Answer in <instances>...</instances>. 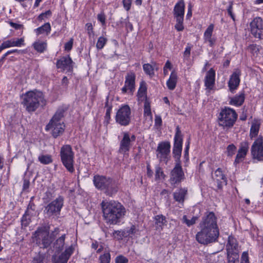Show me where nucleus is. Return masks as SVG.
Returning <instances> with one entry per match:
<instances>
[{"mask_svg": "<svg viewBox=\"0 0 263 263\" xmlns=\"http://www.w3.org/2000/svg\"><path fill=\"white\" fill-rule=\"evenodd\" d=\"M199 231L195 238L200 244L208 246L218 241L219 229L217 225V218L213 212H206L202 217L198 225Z\"/></svg>", "mask_w": 263, "mask_h": 263, "instance_id": "nucleus-1", "label": "nucleus"}, {"mask_svg": "<svg viewBox=\"0 0 263 263\" xmlns=\"http://www.w3.org/2000/svg\"><path fill=\"white\" fill-rule=\"evenodd\" d=\"M101 206L103 220L109 225L119 224L126 214L124 206L117 201L103 200Z\"/></svg>", "mask_w": 263, "mask_h": 263, "instance_id": "nucleus-2", "label": "nucleus"}, {"mask_svg": "<svg viewBox=\"0 0 263 263\" xmlns=\"http://www.w3.org/2000/svg\"><path fill=\"white\" fill-rule=\"evenodd\" d=\"M22 103L29 112L35 111L40 105H45V100L42 92L40 91H28L21 96Z\"/></svg>", "mask_w": 263, "mask_h": 263, "instance_id": "nucleus-3", "label": "nucleus"}, {"mask_svg": "<svg viewBox=\"0 0 263 263\" xmlns=\"http://www.w3.org/2000/svg\"><path fill=\"white\" fill-rule=\"evenodd\" d=\"M63 113V109L58 110L46 126L45 129L51 131V134L54 138L62 135L65 130V125L62 121Z\"/></svg>", "mask_w": 263, "mask_h": 263, "instance_id": "nucleus-4", "label": "nucleus"}, {"mask_svg": "<svg viewBox=\"0 0 263 263\" xmlns=\"http://www.w3.org/2000/svg\"><path fill=\"white\" fill-rule=\"evenodd\" d=\"M60 157L61 161L67 170L70 173H73L74 171V152L70 145L65 144L61 147Z\"/></svg>", "mask_w": 263, "mask_h": 263, "instance_id": "nucleus-5", "label": "nucleus"}, {"mask_svg": "<svg viewBox=\"0 0 263 263\" xmlns=\"http://www.w3.org/2000/svg\"><path fill=\"white\" fill-rule=\"evenodd\" d=\"M36 243L41 248L48 247L53 241V238L49 235V228L46 226L37 228L33 234Z\"/></svg>", "mask_w": 263, "mask_h": 263, "instance_id": "nucleus-6", "label": "nucleus"}, {"mask_svg": "<svg viewBox=\"0 0 263 263\" xmlns=\"http://www.w3.org/2000/svg\"><path fill=\"white\" fill-rule=\"evenodd\" d=\"M237 118V115L234 109L226 107L219 114V124L223 127H231L233 126Z\"/></svg>", "mask_w": 263, "mask_h": 263, "instance_id": "nucleus-7", "label": "nucleus"}, {"mask_svg": "<svg viewBox=\"0 0 263 263\" xmlns=\"http://www.w3.org/2000/svg\"><path fill=\"white\" fill-rule=\"evenodd\" d=\"M64 198L59 196L51 202L49 203L45 208L44 213L49 217H58L63 206Z\"/></svg>", "mask_w": 263, "mask_h": 263, "instance_id": "nucleus-8", "label": "nucleus"}, {"mask_svg": "<svg viewBox=\"0 0 263 263\" xmlns=\"http://www.w3.org/2000/svg\"><path fill=\"white\" fill-rule=\"evenodd\" d=\"M171 144L168 141L161 142L158 144L156 149V156L160 162L167 164L171 159Z\"/></svg>", "mask_w": 263, "mask_h": 263, "instance_id": "nucleus-9", "label": "nucleus"}, {"mask_svg": "<svg viewBox=\"0 0 263 263\" xmlns=\"http://www.w3.org/2000/svg\"><path fill=\"white\" fill-rule=\"evenodd\" d=\"M116 121L121 126H127L131 121V110L127 105L122 106L117 111Z\"/></svg>", "mask_w": 263, "mask_h": 263, "instance_id": "nucleus-10", "label": "nucleus"}, {"mask_svg": "<svg viewBox=\"0 0 263 263\" xmlns=\"http://www.w3.org/2000/svg\"><path fill=\"white\" fill-rule=\"evenodd\" d=\"M174 141L173 149V157L175 160L176 163L179 162L181 163L180 158L182 152V137L181 131L178 126L176 128Z\"/></svg>", "mask_w": 263, "mask_h": 263, "instance_id": "nucleus-11", "label": "nucleus"}, {"mask_svg": "<svg viewBox=\"0 0 263 263\" xmlns=\"http://www.w3.org/2000/svg\"><path fill=\"white\" fill-rule=\"evenodd\" d=\"M123 138L120 142L119 149V153L125 154L128 152L132 146V142L135 141L136 136L130 135L129 132H125L122 133Z\"/></svg>", "mask_w": 263, "mask_h": 263, "instance_id": "nucleus-12", "label": "nucleus"}, {"mask_svg": "<svg viewBox=\"0 0 263 263\" xmlns=\"http://www.w3.org/2000/svg\"><path fill=\"white\" fill-rule=\"evenodd\" d=\"M251 152L253 159L263 162V139L261 137H259L254 142Z\"/></svg>", "mask_w": 263, "mask_h": 263, "instance_id": "nucleus-13", "label": "nucleus"}, {"mask_svg": "<svg viewBox=\"0 0 263 263\" xmlns=\"http://www.w3.org/2000/svg\"><path fill=\"white\" fill-rule=\"evenodd\" d=\"M251 33L259 39H263V20L260 17L254 18L250 23Z\"/></svg>", "mask_w": 263, "mask_h": 263, "instance_id": "nucleus-14", "label": "nucleus"}, {"mask_svg": "<svg viewBox=\"0 0 263 263\" xmlns=\"http://www.w3.org/2000/svg\"><path fill=\"white\" fill-rule=\"evenodd\" d=\"M184 176L181 163H176L174 168L171 172L170 183L175 185L180 183L183 180Z\"/></svg>", "mask_w": 263, "mask_h": 263, "instance_id": "nucleus-15", "label": "nucleus"}, {"mask_svg": "<svg viewBox=\"0 0 263 263\" xmlns=\"http://www.w3.org/2000/svg\"><path fill=\"white\" fill-rule=\"evenodd\" d=\"M135 79L136 75L133 72L127 73L125 77L124 86L122 88V92L123 93L127 92L129 90L130 92H133L135 89Z\"/></svg>", "mask_w": 263, "mask_h": 263, "instance_id": "nucleus-16", "label": "nucleus"}, {"mask_svg": "<svg viewBox=\"0 0 263 263\" xmlns=\"http://www.w3.org/2000/svg\"><path fill=\"white\" fill-rule=\"evenodd\" d=\"M72 61L69 56L63 57L57 62V67L63 70L71 71L73 69Z\"/></svg>", "mask_w": 263, "mask_h": 263, "instance_id": "nucleus-17", "label": "nucleus"}, {"mask_svg": "<svg viewBox=\"0 0 263 263\" xmlns=\"http://www.w3.org/2000/svg\"><path fill=\"white\" fill-rule=\"evenodd\" d=\"M241 75L240 70L237 69L233 72L228 82V86L231 91L236 89L240 83V76Z\"/></svg>", "mask_w": 263, "mask_h": 263, "instance_id": "nucleus-18", "label": "nucleus"}, {"mask_svg": "<svg viewBox=\"0 0 263 263\" xmlns=\"http://www.w3.org/2000/svg\"><path fill=\"white\" fill-rule=\"evenodd\" d=\"M118 183L115 180L110 178L102 191L106 195L111 196L115 194L118 192Z\"/></svg>", "mask_w": 263, "mask_h": 263, "instance_id": "nucleus-19", "label": "nucleus"}, {"mask_svg": "<svg viewBox=\"0 0 263 263\" xmlns=\"http://www.w3.org/2000/svg\"><path fill=\"white\" fill-rule=\"evenodd\" d=\"M118 183L115 180L110 178L102 191L106 195L111 196L115 194L118 192Z\"/></svg>", "mask_w": 263, "mask_h": 263, "instance_id": "nucleus-20", "label": "nucleus"}, {"mask_svg": "<svg viewBox=\"0 0 263 263\" xmlns=\"http://www.w3.org/2000/svg\"><path fill=\"white\" fill-rule=\"evenodd\" d=\"M249 149V143L247 141L242 142L236 156L234 163L237 164L241 162L246 156Z\"/></svg>", "mask_w": 263, "mask_h": 263, "instance_id": "nucleus-21", "label": "nucleus"}, {"mask_svg": "<svg viewBox=\"0 0 263 263\" xmlns=\"http://www.w3.org/2000/svg\"><path fill=\"white\" fill-rule=\"evenodd\" d=\"M109 178L110 177L97 175L94 176L93 182L96 187L102 191Z\"/></svg>", "mask_w": 263, "mask_h": 263, "instance_id": "nucleus-22", "label": "nucleus"}, {"mask_svg": "<svg viewBox=\"0 0 263 263\" xmlns=\"http://www.w3.org/2000/svg\"><path fill=\"white\" fill-rule=\"evenodd\" d=\"M74 250V246L71 245L60 255L56 263H67Z\"/></svg>", "mask_w": 263, "mask_h": 263, "instance_id": "nucleus-23", "label": "nucleus"}, {"mask_svg": "<svg viewBox=\"0 0 263 263\" xmlns=\"http://www.w3.org/2000/svg\"><path fill=\"white\" fill-rule=\"evenodd\" d=\"M215 81V71L213 68H211L206 73L204 79L205 86L211 89L214 84Z\"/></svg>", "mask_w": 263, "mask_h": 263, "instance_id": "nucleus-24", "label": "nucleus"}, {"mask_svg": "<svg viewBox=\"0 0 263 263\" xmlns=\"http://www.w3.org/2000/svg\"><path fill=\"white\" fill-rule=\"evenodd\" d=\"M238 248V245L236 239L233 236H230L228 238V241L227 245V253H239Z\"/></svg>", "mask_w": 263, "mask_h": 263, "instance_id": "nucleus-25", "label": "nucleus"}, {"mask_svg": "<svg viewBox=\"0 0 263 263\" xmlns=\"http://www.w3.org/2000/svg\"><path fill=\"white\" fill-rule=\"evenodd\" d=\"M187 194V189L186 187L180 188L177 190L173 193V197L174 199L177 202H178L180 203L183 204L185 196Z\"/></svg>", "mask_w": 263, "mask_h": 263, "instance_id": "nucleus-26", "label": "nucleus"}, {"mask_svg": "<svg viewBox=\"0 0 263 263\" xmlns=\"http://www.w3.org/2000/svg\"><path fill=\"white\" fill-rule=\"evenodd\" d=\"M154 219L156 229L159 231H161L164 226L166 225L167 220L165 217L162 215H158L155 217Z\"/></svg>", "mask_w": 263, "mask_h": 263, "instance_id": "nucleus-27", "label": "nucleus"}, {"mask_svg": "<svg viewBox=\"0 0 263 263\" xmlns=\"http://www.w3.org/2000/svg\"><path fill=\"white\" fill-rule=\"evenodd\" d=\"M177 81V73L174 71H172L169 79L166 82V85L168 88L170 90H174L176 86Z\"/></svg>", "mask_w": 263, "mask_h": 263, "instance_id": "nucleus-28", "label": "nucleus"}, {"mask_svg": "<svg viewBox=\"0 0 263 263\" xmlns=\"http://www.w3.org/2000/svg\"><path fill=\"white\" fill-rule=\"evenodd\" d=\"M245 93L241 92L239 95H236L231 98L230 104L235 106H241L245 101Z\"/></svg>", "mask_w": 263, "mask_h": 263, "instance_id": "nucleus-29", "label": "nucleus"}, {"mask_svg": "<svg viewBox=\"0 0 263 263\" xmlns=\"http://www.w3.org/2000/svg\"><path fill=\"white\" fill-rule=\"evenodd\" d=\"M213 179L217 181L218 183L227 182V178L222 173V171L220 168H217L213 176Z\"/></svg>", "mask_w": 263, "mask_h": 263, "instance_id": "nucleus-30", "label": "nucleus"}, {"mask_svg": "<svg viewBox=\"0 0 263 263\" xmlns=\"http://www.w3.org/2000/svg\"><path fill=\"white\" fill-rule=\"evenodd\" d=\"M174 16H184V3L183 1L177 3L174 9Z\"/></svg>", "mask_w": 263, "mask_h": 263, "instance_id": "nucleus-31", "label": "nucleus"}, {"mask_svg": "<svg viewBox=\"0 0 263 263\" xmlns=\"http://www.w3.org/2000/svg\"><path fill=\"white\" fill-rule=\"evenodd\" d=\"M123 231L124 238H132L138 232V229L135 225L132 224L130 227H126L123 229Z\"/></svg>", "mask_w": 263, "mask_h": 263, "instance_id": "nucleus-32", "label": "nucleus"}, {"mask_svg": "<svg viewBox=\"0 0 263 263\" xmlns=\"http://www.w3.org/2000/svg\"><path fill=\"white\" fill-rule=\"evenodd\" d=\"M65 237L66 234H62L54 243V247L59 251H62L64 248Z\"/></svg>", "mask_w": 263, "mask_h": 263, "instance_id": "nucleus-33", "label": "nucleus"}, {"mask_svg": "<svg viewBox=\"0 0 263 263\" xmlns=\"http://www.w3.org/2000/svg\"><path fill=\"white\" fill-rule=\"evenodd\" d=\"M239 253H227L228 263H238Z\"/></svg>", "mask_w": 263, "mask_h": 263, "instance_id": "nucleus-34", "label": "nucleus"}, {"mask_svg": "<svg viewBox=\"0 0 263 263\" xmlns=\"http://www.w3.org/2000/svg\"><path fill=\"white\" fill-rule=\"evenodd\" d=\"M259 124L257 122L253 123L252 124L250 132V136L251 138H253L258 135L259 129Z\"/></svg>", "mask_w": 263, "mask_h": 263, "instance_id": "nucleus-35", "label": "nucleus"}, {"mask_svg": "<svg viewBox=\"0 0 263 263\" xmlns=\"http://www.w3.org/2000/svg\"><path fill=\"white\" fill-rule=\"evenodd\" d=\"M51 30L50 25L49 23H45L41 27H39L36 29V32L37 35L46 32L48 33Z\"/></svg>", "mask_w": 263, "mask_h": 263, "instance_id": "nucleus-36", "label": "nucleus"}, {"mask_svg": "<svg viewBox=\"0 0 263 263\" xmlns=\"http://www.w3.org/2000/svg\"><path fill=\"white\" fill-rule=\"evenodd\" d=\"M144 115L145 117H149L151 120L152 119L150 103L147 99L145 101L144 104Z\"/></svg>", "mask_w": 263, "mask_h": 263, "instance_id": "nucleus-37", "label": "nucleus"}, {"mask_svg": "<svg viewBox=\"0 0 263 263\" xmlns=\"http://www.w3.org/2000/svg\"><path fill=\"white\" fill-rule=\"evenodd\" d=\"M38 159L39 161L43 164H48L52 162L51 156L48 155H41Z\"/></svg>", "mask_w": 263, "mask_h": 263, "instance_id": "nucleus-38", "label": "nucleus"}, {"mask_svg": "<svg viewBox=\"0 0 263 263\" xmlns=\"http://www.w3.org/2000/svg\"><path fill=\"white\" fill-rule=\"evenodd\" d=\"M143 68L144 72L151 77L154 75V67L149 64H144L143 65Z\"/></svg>", "mask_w": 263, "mask_h": 263, "instance_id": "nucleus-39", "label": "nucleus"}, {"mask_svg": "<svg viewBox=\"0 0 263 263\" xmlns=\"http://www.w3.org/2000/svg\"><path fill=\"white\" fill-rule=\"evenodd\" d=\"M34 48L38 52H43L46 48V43L44 42H36L34 43Z\"/></svg>", "mask_w": 263, "mask_h": 263, "instance_id": "nucleus-40", "label": "nucleus"}, {"mask_svg": "<svg viewBox=\"0 0 263 263\" xmlns=\"http://www.w3.org/2000/svg\"><path fill=\"white\" fill-rule=\"evenodd\" d=\"M197 219V217L194 216L191 219L189 220L187 218L186 215H184L182 217V222L185 223L188 227H191L196 223Z\"/></svg>", "mask_w": 263, "mask_h": 263, "instance_id": "nucleus-41", "label": "nucleus"}, {"mask_svg": "<svg viewBox=\"0 0 263 263\" xmlns=\"http://www.w3.org/2000/svg\"><path fill=\"white\" fill-rule=\"evenodd\" d=\"M107 42V39L103 36H100L99 37L97 44L96 47L98 50L102 49Z\"/></svg>", "mask_w": 263, "mask_h": 263, "instance_id": "nucleus-42", "label": "nucleus"}, {"mask_svg": "<svg viewBox=\"0 0 263 263\" xmlns=\"http://www.w3.org/2000/svg\"><path fill=\"white\" fill-rule=\"evenodd\" d=\"M16 46V41L14 40H7L3 43V44L0 46L2 49L3 50L5 48H9L10 47H13Z\"/></svg>", "mask_w": 263, "mask_h": 263, "instance_id": "nucleus-43", "label": "nucleus"}, {"mask_svg": "<svg viewBox=\"0 0 263 263\" xmlns=\"http://www.w3.org/2000/svg\"><path fill=\"white\" fill-rule=\"evenodd\" d=\"M214 27V25L212 24L208 26V28L206 29L204 33V39H210V37H212Z\"/></svg>", "mask_w": 263, "mask_h": 263, "instance_id": "nucleus-44", "label": "nucleus"}, {"mask_svg": "<svg viewBox=\"0 0 263 263\" xmlns=\"http://www.w3.org/2000/svg\"><path fill=\"white\" fill-rule=\"evenodd\" d=\"M100 263H109L110 255L109 253H105L99 257Z\"/></svg>", "mask_w": 263, "mask_h": 263, "instance_id": "nucleus-45", "label": "nucleus"}, {"mask_svg": "<svg viewBox=\"0 0 263 263\" xmlns=\"http://www.w3.org/2000/svg\"><path fill=\"white\" fill-rule=\"evenodd\" d=\"M112 237L117 240H122L124 238L123 230L114 231L112 233Z\"/></svg>", "mask_w": 263, "mask_h": 263, "instance_id": "nucleus-46", "label": "nucleus"}, {"mask_svg": "<svg viewBox=\"0 0 263 263\" xmlns=\"http://www.w3.org/2000/svg\"><path fill=\"white\" fill-rule=\"evenodd\" d=\"M164 176L165 175L162 168H161L159 166H157L156 167L155 170L156 179H160L161 178H164Z\"/></svg>", "mask_w": 263, "mask_h": 263, "instance_id": "nucleus-47", "label": "nucleus"}, {"mask_svg": "<svg viewBox=\"0 0 263 263\" xmlns=\"http://www.w3.org/2000/svg\"><path fill=\"white\" fill-rule=\"evenodd\" d=\"M236 147L234 144H230L227 147L228 155L232 156L235 153Z\"/></svg>", "mask_w": 263, "mask_h": 263, "instance_id": "nucleus-48", "label": "nucleus"}, {"mask_svg": "<svg viewBox=\"0 0 263 263\" xmlns=\"http://www.w3.org/2000/svg\"><path fill=\"white\" fill-rule=\"evenodd\" d=\"M30 221V217L28 215L25 214L22 219L21 222L23 226L26 227L28 225Z\"/></svg>", "mask_w": 263, "mask_h": 263, "instance_id": "nucleus-49", "label": "nucleus"}, {"mask_svg": "<svg viewBox=\"0 0 263 263\" xmlns=\"http://www.w3.org/2000/svg\"><path fill=\"white\" fill-rule=\"evenodd\" d=\"M232 9H233V2H230L229 6L227 9V11H228L229 15L231 16V17L232 18L233 21H235V15L233 12Z\"/></svg>", "mask_w": 263, "mask_h": 263, "instance_id": "nucleus-50", "label": "nucleus"}, {"mask_svg": "<svg viewBox=\"0 0 263 263\" xmlns=\"http://www.w3.org/2000/svg\"><path fill=\"white\" fill-rule=\"evenodd\" d=\"M44 256L41 254L36 255L32 260V263H43Z\"/></svg>", "mask_w": 263, "mask_h": 263, "instance_id": "nucleus-51", "label": "nucleus"}, {"mask_svg": "<svg viewBox=\"0 0 263 263\" xmlns=\"http://www.w3.org/2000/svg\"><path fill=\"white\" fill-rule=\"evenodd\" d=\"M128 259L122 255L117 256L116 258V263H127Z\"/></svg>", "mask_w": 263, "mask_h": 263, "instance_id": "nucleus-52", "label": "nucleus"}, {"mask_svg": "<svg viewBox=\"0 0 263 263\" xmlns=\"http://www.w3.org/2000/svg\"><path fill=\"white\" fill-rule=\"evenodd\" d=\"M73 39L71 38L68 42L65 43V46H64L65 50L70 51L72 49V45H73Z\"/></svg>", "mask_w": 263, "mask_h": 263, "instance_id": "nucleus-53", "label": "nucleus"}, {"mask_svg": "<svg viewBox=\"0 0 263 263\" xmlns=\"http://www.w3.org/2000/svg\"><path fill=\"white\" fill-rule=\"evenodd\" d=\"M241 259V263H249L248 253L247 252H243L242 253Z\"/></svg>", "mask_w": 263, "mask_h": 263, "instance_id": "nucleus-54", "label": "nucleus"}, {"mask_svg": "<svg viewBox=\"0 0 263 263\" xmlns=\"http://www.w3.org/2000/svg\"><path fill=\"white\" fill-rule=\"evenodd\" d=\"M86 29L88 31V35L90 36L91 35H93L94 33L93 31V27L92 24L91 23H87L86 24Z\"/></svg>", "mask_w": 263, "mask_h": 263, "instance_id": "nucleus-55", "label": "nucleus"}, {"mask_svg": "<svg viewBox=\"0 0 263 263\" xmlns=\"http://www.w3.org/2000/svg\"><path fill=\"white\" fill-rule=\"evenodd\" d=\"M132 0H123V4L124 8L128 11L130 8Z\"/></svg>", "mask_w": 263, "mask_h": 263, "instance_id": "nucleus-56", "label": "nucleus"}, {"mask_svg": "<svg viewBox=\"0 0 263 263\" xmlns=\"http://www.w3.org/2000/svg\"><path fill=\"white\" fill-rule=\"evenodd\" d=\"M59 232L60 229L58 228H56L54 229V230L52 232L50 236H51V238L53 239L58 235H59Z\"/></svg>", "mask_w": 263, "mask_h": 263, "instance_id": "nucleus-57", "label": "nucleus"}, {"mask_svg": "<svg viewBox=\"0 0 263 263\" xmlns=\"http://www.w3.org/2000/svg\"><path fill=\"white\" fill-rule=\"evenodd\" d=\"M30 182L28 180L24 179L23 183V190L26 191L29 189Z\"/></svg>", "mask_w": 263, "mask_h": 263, "instance_id": "nucleus-58", "label": "nucleus"}, {"mask_svg": "<svg viewBox=\"0 0 263 263\" xmlns=\"http://www.w3.org/2000/svg\"><path fill=\"white\" fill-rule=\"evenodd\" d=\"M155 124L157 125L161 126L162 125V119L160 116H156L155 119Z\"/></svg>", "mask_w": 263, "mask_h": 263, "instance_id": "nucleus-59", "label": "nucleus"}, {"mask_svg": "<svg viewBox=\"0 0 263 263\" xmlns=\"http://www.w3.org/2000/svg\"><path fill=\"white\" fill-rule=\"evenodd\" d=\"M98 20L102 24H104L105 22V17L103 14H99L98 15Z\"/></svg>", "mask_w": 263, "mask_h": 263, "instance_id": "nucleus-60", "label": "nucleus"}, {"mask_svg": "<svg viewBox=\"0 0 263 263\" xmlns=\"http://www.w3.org/2000/svg\"><path fill=\"white\" fill-rule=\"evenodd\" d=\"M147 175L148 177H151L153 176V172L151 169L150 165L148 164L146 166Z\"/></svg>", "mask_w": 263, "mask_h": 263, "instance_id": "nucleus-61", "label": "nucleus"}, {"mask_svg": "<svg viewBox=\"0 0 263 263\" xmlns=\"http://www.w3.org/2000/svg\"><path fill=\"white\" fill-rule=\"evenodd\" d=\"M175 27L179 31H182L184 29L183 24L176 23Z\"/></svg>", "mask_w": 263, "mask_h": 263, "instance_id": "nucleus-62", "label": "nucleus"}, {"mask_svg": "<svg viewBox=\"0 0 263 263\" xmlns=\"http://www.w3.org/2000/svg\"><path fill=\"white\" fill-rule=\"evenodd\" d=\"M184 16H175L177 23L183 24Z\"/></svg>", "mask_w": 263, "mask_h": 263, "instance_id": "nucleus-63", "label": "nucleus"}, {"mask_svg": "<svg viewBox=\"0 0 263 263\" xmlns=\"http://www.w3.org/2000/svg\"><path fill=\"white\" fill-rule=\"evenodd\" d=\"M111 108L110 107H108V108L106 109V114H105V118L107 119H109L110 118V112H111Z\"/></svg>", "mask_w": 263, "mask_h": 263, "instance_id": "nucleus-64", "label": "nucleus"}]
</instances>
